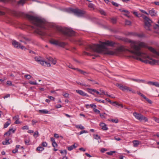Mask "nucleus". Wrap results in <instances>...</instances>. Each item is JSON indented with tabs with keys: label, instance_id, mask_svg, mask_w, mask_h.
<instances>
[{
	"label": "nucleus",
	"instance_id": "28",
	"mask_svg": "<svg viewBox=\"0 0 159 159\" xmlns=\"http://www.w3.org/2000/svg\"><path fill=\"white\" fill-rule=\"evenodd\" d=\"M148 103H149L151 104L152 103V102L149 99L147 98L145 96L143 98Z\"/></svg>",
	"mask_w": 159,
	"mask_h": 159
},
{
	"label": "nucleus",
	"instance_id": "45",
	"mask_svg": "<svg viewBox=\"0 0 159 159\" xmlns=\"http://www.w3.org/2000/svg\"><path fill=\"white\" fill-rule=\"evenodd\" d=\"M63 96L66 98H69V94L68 93H65L62 94Z\"/></svg>",
	"mask_w": 159,
	"mask_h": 159
},
{
	"label": "nucleus",
	"instance_id": "62",
	"mask_svg": "<svg viewBox=\"0 0 159 159\" xmlns=\"http://www.w3.org/2000/svg\"><path fill=\"white\" fill-rule=\"evenodd\" d=\"M18 152V151L17 149H15L14 150H13L12 151V152L14 153H16L17 152Z\"/></svg>",
	"mask_w": 159,
	"mask_h": 159
},
{
	"label": "nucleus",
	"instance_id": "30",
	"mask_svg": "<svg viewBox=\"0 0 159 159\" xmlns=\"http://www.w3.org/2000/svg\"><path fill=\"white\" fill-rule=\"evenodd\" d=\"M99 11L101 15L104 16L106 15V13L102 9H100L99 10Z\"/></svg>",
	"mask_w": 159,
	"mask_h": 159
},
{
	"label": "nucleus",
	"instance_id": "38",
	"mask_svg": "<svg viewBox=\"0 0 159 159\" xmlns=\"http://www.w3.org/2000/svg\"><path fill=\"white\" fill-rule=\"evenodd\" d=\"M29 83L31 84H33V85H38V84L37 83L35 82H33L32 81H30Z\"/></svg>",
	"mask_w": 159,
	"mask_h": 159
},
{
	"label": "nucleus",
	"instance_id": "23",
	"mask_svg": "<svg viewBox=\"0 0 159 159\" xmlns=\"http://www.w3.org/2000/svg\"><path fill=\"white\" fill-rule=\"evenodd\" d=\"M39 112L42 114H47L48 113V111L45 109L40 110H39Z\"/></svg>",
	"mask_w": 159,
	"mask_h": 159
},
{
	"label": "nucleus",
	"instance_id": "47",
	"mask_svg": "<svg viewBox=\"0 0 159 159\" xmlns=\"http://www.w3.org/2000/svg\"><path fill=\"white\" fill-rule=\"evenodd\" d=\"M52 145L54 148L57 147V144L56 142L54 143H52Z\"/></svg>",
	"mask_w": 159,
	"mask_h": 159
},
{
	"label": "nucleus",
	"instance_id": "34",
	"mask_svg": "<svg viewBox=\"0 0 159 159\" xmlns=\"http://www.w3.org/2000/svg\"><path fill=\"white\" fill-rule=\"evenodd\" d=\"M88 132L85 130H82V131H81L79 133H78V134H79V135H81L83 133H88Z\"/></svg>",
	"mask_w": 159,
	"mask_h": 159
},
{
	"label": "nucleus",
	"instance_id": "10",
	"mask_svg": "<svg viewBox=\"0 0 159 159\" xmlns=\"http://www.w3.org/2000/svg\"><path fill=\"white\" fill-rule=\"evenodd\" d=\"M50 42L52 44L62 47H64L66 44L64 42H59L55 40H51L50 41Z\"/></svg>",
	"mask_w": 159,
	"mask_h": 159
},
{
	"label": "nucleus",
	"instance_id": "56",
	"mask_svg": "<svg viewBox=\"0 0 159 159\" xmlns=\"http://www.w3.org/2000/svg\"><path fill=\"white\" fill-rule=\"evenodd\" d=\"M137 93L138 94L140 95L141 97L143 98L144 96V95L143 94L141 93L140 92H137Z\"/></svg>",
	"mask_w": 159,
	"mask_h": 159
},
{
	"label": "nucleus",
	"instance_id": "22",
	"mask_svg": "<svg viewBox=\"0 0 159 159\" xmlns=\"http://www.w3.org/2000/svg\"><path fill=\"white\" fill-rule=\"evenodd\" d=\"M9 139L6 138L5 139V141H3L2 142V144L3 145H8L10 144V143L9 142Z\"/></svg>",
	"mask_w": 159,
	"mask_h": 159
},
{
	"label": "nucleus",
	"instance_id": "51",
	"mask_svg": "<svg viewBox=\"0 0 159 159\" xmlns=\"http://www.w3.org/2000/svg\"><path fill=\"white\" fill-rule=\"evenodd\" d=\"M46 59L49 61H51L53 58L52 57H51L47 56L46 57Z\"/></svg>",
	"mask_w": 159,
	"mask_h": 159
},
{
	"label": "nucleus",
	"instance_id": "57",
	"mask_svg": "<svg viewBox=\"0 0 159 159\" xmlns=\"http://www.w3.org/2000/svg\"><path fill=\"white\" fill-rule=\"evenodd\" d=\"M111 22L113 23V24H115L116 23V20L114 18H112L111 19Z\"/></svg>",
	"mask_w": 159,
	"mask_h": 159
},
{
	"label": "nucleus",
	"instance_id": "16",
	"mask_svg": "<svg viewBox=\"0 0 159 159\" xmlns=\"http://www.w3.org/2000/svg\"><path fill=\"white\" fill-rule=\"evenodd\" d=\"M149 13L152 16H156L157 15V13L153 8L149 11Z\"/></svg>",
	"mask_w": 159,
	"mask_h": 159
},
{
	"label": "nucleus",
	"instance_id": "4",
	"mask_svg": "<svg viewBox=\"0 0 159 159\" xmlns=\"http://www.w3.org/2000/svg\"><path fill=\"white\" fill-rule=\"evenodd\" d=\"M139 52L142 54L143 55H138L134 54L136 56L139 57L136 58L137 59L146 64L149 63L152 65L158 63V61L152 59V57L147 55L146 54L141 52L140 50H139Z\"/></svg>",
	"mask_w": 159,
	"mask_h": 159
},
{
	"label": "nucleus",
	"instance_id": "13",
	"mask_svg": "<svg viewBox=\"0 0 159 159\" xmlns=\"http://www.w3.org/2000/svg\"><path fill=\"white\" fill-rule=\"evenodd\" d=\"M76 92L80 95L86 97H89V95L86 93L84 92L83 91L80 90H76Z\"/></svg>",
	"mask_w": 159,
	"mask_h": 159
},
{
	"label": "nucleus",
	"instance_id": "25",
	"mask_svg": "<svg viewBox=\"0 0 159 159\" xmlns=\"http://www.w3.org/2000/svg\"><path fill=\"white\" fill-rule=\"evenodd\" d=\"M44 149V148L43 147L41 146H39L36 148V150L37 151L40 152L43 150Z\"/></svg>",
	"mask_w": 159,
	"mask_h": 159
},
{
	"label": "nucleus",
	"instance_id": "54",
	"mask_svg": "<svg viewBox=\"0 0 159 159\" xmlns=\"http://www.w3.org/2000/svg\"><path fill=\"white\" fill-rule=\"evenodd\" d=\"M74 149L72 147V146H70L68 147L67 148V149L69 151H71L72 149Z\"/></svg>",
	"mask_w": 159,
	"mask_h": 159
},
{
	"label": "nucleus",
	"instance_id": "14",
	"mask_svg": "<svg viewBox=\"0 0 159 159\" xmlns=\"http://www.w3.org/2000/svg\"><path fill=\"white\" fill-rule=\"evenodd\" d=\"M106 100L107 101L109 102L111 104L114 105V104H115L116 105H118L119 106H120L121 107H123V106L122 104H119L118 103L116 102H112L108 98H106Z\"/></svg>",
	"mask_w": 159,
	"mask_h": 159
},
{
	"label": "nucleus",
	"instance_id": "2",
	"mask_svg": "<svg viewBox=\"0 0 159 159\" xmlns=\"http://www.w3.org/2000/svg\"><path fill=\"white\" fill-rule=\"evenodd\" d=\"M26 17L33 24V25H25L23 28L29 30L37 31L39 34L42 36L46 35L45 32L41 30L45 29V22L44 20L40 17L28 14L26 15Z\"/></svg>",
	"mask_w": 159,
	"mask_h": 159
},
{
	"label": "nucleus",
	"instance_id": "59",
	"mask_svg": "<svg viewBox=\"0 0 159 159\" xmlns=\"http://www.w3.org/2000/svg\"><path fill=\"white\" fill-rule=\"evenodd\" d=\"M9 130L10 132L11 131H12V133H14L15 132V129H13V128H10Z\"/></svg>",
	"mask_w": 159,
	"mask_h": 159
},
{
	"label": "nucleus",
	"instance_id": "33",
	"mask_svg": "<svg viewBox=\"0 0 159 159\" xmlns=\"http://www.w3.org/2000/svg\"><path fill=\"white\" fill-rule=\"evenodd\" d=\"M94 138L97 140H98L99 139H100V137L99 136L98 134H94Z\"/></svg>",
	"mask_w": 159,
	"mask_h": 159
},
{
	"label": "nucleus",
	"instance_id": "63",
	"mask_svg": "<svg viewBox=\"0 0 159 159\" xmlns=\"http://www.w3.org/2000/svg\"><path fill=\"white\" fill-rule=\"evenodd\" d=\"M89 7L91 8H93V5L92 3H90L89 5Z\"/></svg>",
	"mask_w": 159,
	"mask_h": 159
},
{
	"label": "nucleus",
	"instance_id": "29",
	"mask_svg": "<svg viewBox=\"0 0 159 159\" xmlns=\"http://www.w3.org/2000/svg\"><path fill=\"white\" fill-rule=\"evenodd\" d=\"M42 65H43L44 66H47L50 67L51 66L50 64L46 61H44V64Z\"/></svg>",
	"mask_w": 159,
	"mask_h": 159
},
{
	"label": "nucleus",
	"instance_id": "26",
	"mask_svg": "<svg viewBox=\"0 0 159 159\" xmlns=\"http://www.w3.org/2000/svg\"><path fill=\"white\" fill-rule=\"evenodd\" d=\"M84 54L85 55H88V56H94L96 57H97L99 56V55L98 54H92L91 55L90 53H88V52H84Z\"/></svg>",
	"mask_w": 159,
	"mask_h": 159
},
{
	"label": "nucleus",
	"instance_id": "8",
	"mask_svg": "<svg viewBox=\"0 0 159 159\" xmlns=\"http://www.w3.org/2000/svg\"><path fill=\"white\" fill-rule=\"evenodd\" d=\"M70 9L71 11L78 16H82L86 13L85 11L77 9L70 8Z\"/></svg>",
	"mask_w": 159,
	"mask_h": 159
},
{
	"label": "nucleus",
	"instance_id": "27",
	"mask_svg": "<svg viewBox=\"0 0 159 159\" xmlns=\"http://www.w3.org/2000/svg\"><path fill=\"white\" fill-rule=\"evenodd\" d=\"M75 126L76 128L82 129H84V127L81 125H76Z\"/></svg>",
	"mask_w": 159,
	"mask_h": 159
},
{
	"label": "nucleus",
	"instance_id": "7",
	"mask_svg": "<svg viewBox=\"0 0 159 159\" xmlns=\"http://www.w3.org/2000/svg\"><path fill=\"white\" fill-rule=\"evenodd\" d=\"M133 116L137 120H143L144 122H147L148 121V118L142 115L141 114L134 112L133 114Z\"/></svg>",
	"mask_w": 159,
	"mask_h": 159
},
{
	"label": "nucleus",
	"instance_id": "6",
	"mask_svg": "<svg viewBox=\"0 0 159 159\" xmlns=\"http://www.w3.org/2000/svg\"><path fill=\"white\" fill-rule=\"evenodd\" d=\"M141 16L144 20V28L147 30H150V27L151 26L152 21L149 18L144 15H142Z\"/></svg>",
	"mask_w": 159,
	"mask_h": 159
},
{
	"label": "nucleus",
	"instance_id": "43",
	"mask_svg": "<svg viewBox=\"0 0 159 159\" xmlns=\"http://www.w3.org/2000/svg\"><path fill=\"white\" fill-rule=\"evenodd\" d=\"M111 3L112 4L115 6H116V7H118L119 6V4L115 2H112Z\"/></svg>",
	"mask_w": 159,
	"mask_h": 159
},
{
	"label": "nucleus",
	"instance_id": "49",
	"mask_svg": "<svg viewBox=\"0 0 159 159\" xmlns=\"http://www.w3.org/2000/svg\"><path fill=\"white\" fill-rule=\"evenodd\" d=\"M48 98H49L51 100L54 101L55 99V98L54 97L50 96H48Z\"/></svg>",
	"mask_w": 159,
	"mask_h": 159
},
{
	"label": "nucleus",
	"instance_id": "55",
	"mask_svg": "<svg viewBox=\"0 0 159 159\" xmlns=\"http://www.w3.org/2000/svg\"><path fill=\"white\" fill-rule=\"evenodd\" d=\"M120 11L122 12H125L127 14L129 13V11L127 10H120Z\"/></svg>",
	"mask_w": 159,
	"mask_h": 159
},
{
	"label": "nucleus",
	"instance_id": "11",
	"mask_svg": "<svg viewBox=\"0 0 159 159\" xmlns=\"http://www.w3.org/2000/svg\"><path fill=\"white\" fill-rule=\"evenodd\" d=\"M145 43L147 44H147L146 43ZM145 48H148L149 50L151 52H153L155 55L159 56V51L157 52L152 47H148V45H147V47H146Z\"/></svg>",
	"mask_w": 159,
	"mask_h": 159
},
{
	"label": "nucleus",
	"instance_id": "44",
	"mask_svg": "<svg viewBox=\"0 0 159 159\" xmlns=\"http://www.w3.org/2000/svg\"><path fill=\"white\" fill-rule=\"evenodd\" d=\"M131 80L133 81H134L138 82H140L142 81V80H139V79H132Z\"/></svg>",
	"mask_w": 159,
	"mask_h": 159
},
{
	"label": "nucleus",
	"instance_id": "50",
	"mask_svg": "<svg viewBox=\"0 0 159 159\" xmlns=\"http://www.w3.org/2000/svg\"><path fill=\"white\" fill-rule=\"evenodd\" d=\"M7 84L9 86H11L12 85L11 81L10 80H8L7 81Z\"/></svg>",
	"mask_w": 159,
	"mask_h": 159
},
{
	"label": "nucleus",
	"instance_id": "17",
	"mask_svg": "<svg viewBox=\"0 0 159 159\" xmlns=\"http://www.w3.org/2000/svg\"><path fill=\"white\" fill-rule=\"evenodd\" d=\"M148 84L149 85L155 86L157 87H159V83L157 82L149 81L148 82Z\"/></svg>",
	"mask_w": 159,
	"mask_h": 159
},
{
	"label": "nucleus",
	"instance_id": "24",
	"mask_svg": "<svg viewBox=\"0 0 159 159\" xmlns=\"http://www.w3.org/2000/svg\"><path fill=\"white\" fill-rule=\"evenodd\" d=\"M133 143L134 144V147H136L139 145V141L137 140H134L133 141Z\"/></svg>",
	"mask_w": 159,
	"mask_h": 159
},
{
	"label": "nucleus",
	"instance_id": "9",
	"mask_svg": "<svg viewBox=\"0 0 159 159\" xmlns=\"http://www.w3.org/2000/svg\"><path fill=\"white\" fill-rule=\"evenodd\" d=\"M117 86L120 89L123 91H130L131 92V93H135V91L131 89L128 87L126 86H124L123 85H121L120 84H117Z\"/></svg>",
	"mask_w": 159,
	"mask_h": 159
},
{
	"label": "nucleus",
	"instance_id": "19",
	"mask_svg": "<svg viewBox=\"0 0 159 159\" xmlns=\"http://www.w3.org/2000/svg\"><path fill=\"white\" fill-rule=\"evenodd\" d=\"M6 8L2 7H0V15H3L5 14V11Z\"/></svg>",
	"mask_w": 159,
	"mask_h": 159
},
{
	"label": "nucleus",
	"instance_id": "31",
	"mask_svg": "<svg viewBox=\"0 0 159 159\" xmlns=\"http://www.w3.org/2000/svg\"><path fill=\"white\" fill-rule=\"evenodd\" d=\"M93 111L94 112L96 113L99 114L100 113V111L99 110L96 109V108H94L93 109Z\"/></svg>",
	"mask_w": 159,
	"mask_h": 159
},
{
	"label": "nucleus",
	"instance_id": "3",
	"mask_svg": "<svg viewBox=\"0 0 159 159\" xmlns=\"http://www.w3.org/2000/svg\"><path fill=\"white\" fill-rule=\"evenodd\" d=\"M122 40L125 42L130 43L131 50H128L134 54L143 55V54L139 52V50H141L142 48L147 47V45L145 43L139 41L132 40L126 38H123Z\"/></svg>",
	"mask_w": 159,
	"mask_h": 159
},
{
	"label": "nucleus",
	"instance_id": "41",
	"mask_svg": "<svg viewBox=\"0 0 159 159\" xmlns=\"http://www.w3.org/2000/svg\"><path fill=\"white\" fill-rule=\"evenodd\" d=\"M13 119L14 120H19V117L18 115H16L13 117Z\"/></svg>",
	"mask_w": 159,
	"mask_h": 159
},
{
	"label": "nucleus",
	"instance_id": "58",
	"mask_svg": "<svg viewBox=\"0 0 159 159\" xmlns=\"http://www.w3.org/2000/svg\"><path fill=\"white\" fill-rule=\"evenodd\" d=\"M111 121L113 123H117L118 122V120L116 119H112Z\"/></svg>",
	"mask_w": 159,
	"mask_h": 159
},
{
	"label": "nucleus",
	"instance_id": "20",
	"mask_svg": "<svg viewBox=\"0 0 159 159\" xmlns=\"http://www.w3.org/2000/svg\"><path fill=\"white\" fill-rule=\"evenodd\" d=\"M76 70H77L81 74H83L85 75H87L88 74V73H87L86 72L84 71V70H82L80 69H79L78 68L76 69Z\"/></svg>",
	"mask_w": 159,
	"mask_h": 159
},
{
	"label": "nucleus",
	"instance_id": "48",
	"mask_svg": "<svg viewBox=\"0 0 159 159\" xmlns=\"http://www.w3.org/2000/svg\"><path fill=\"white\" fill-rule=\"evenodd\" d=\"M10 132L9 130L7 132L5 133L4 134V137H5V136L6 135L9 136V135H10Z\"/></svg>",
	"mask_w": 159,
	"mask_h": 159
},
{
	"label": "nucleus",
	"instance_id": "5",
	"mask_svg": "<svg viewBox=\"0 0 159 159\" xmlns=\"http://www.w3.org/2000/svg\"><path fill=\"white\" fill-rule=\"evenodd\" d=\"M58 30L65 36L67 37H71L75 35V32L71 29L62 27H58Z\"/></svg>",
	"mask_w": 159,
	"mask_h": 159
},
{
	"label": "nucleus",
	"instance_id": "42",
	"mask_svg": "<svg viewBox=\"0 0 159 159\" xmlns=\"http://www.w3.org/2000/svg\"><path fill=\"white\" fill-rule=\"evenodd\" d=\"M67 65L69 68H70L71 69H72L74 70H76V69L77 68L72 67V66L70 64H69L68 65Z\"/></svg>",
	"mask_w": 159,
	"mask_h": 159
},
{
	"label": "nucleus",
	"instance_id": "18",
	"mask_svg": "<svg viewBox=\"0 0 159 159\" xmlns=\"http://www.w3.org/2000/svg\"><path fill=\"white\" fill-rule=\"evenodd\" d=\"M12 44L14 47L17 48H18L19 46L20 45V43L16 40L12 41Z\"/></svg>",
	"mask_w": 159,
	"mask_h": 159
},
{
	"label": "nucleus",
	"instance_id": "60",
	"mask_svg": "<svg viewBox=\"0 0 159 159\" xmlns=\"http://www.w3.org/2000/svg\"><path fill=\"white\" fill-rule=\"evenodd\" d=\"M107 150L104 148H102L101 150V152H105V151H106Z\"/></svg>",
	"mask_w": 159,
	"mask_h": 159
},
{
	"label": "nucleus",
	"instance_id": "15",
	"mask_svg": "<svg viewBox=\"0 0 159 159\" xmlns=\"http://www.w3.org/2000/svg\"><path fill=\"white\" fill-rule=\"evenodd\" d=\"M34 59L35 61L39 62L41 65L44 64V61L41 60L40 57H34Z\"/></svg>",
	"mask_w": 159,
	"mask_h": 159
},
{
	"label": "nucleus",
	"instance_id": "39",
	"mask_svg": "<svg viewBox=\"0 0 159 159\" xmlns=\"http://www.w3.org/2000/svg\"><path fill=\"white\" fill-rule=\"evenodd\" d=\"M39 133L38 131H35L34 134L33 136L34 137L36 138L38 136Z\"/></svg>",
	"mask_w": 159,
	"mask_h": 159
},
{
	"label": "nucleus",
	"instance_id": "12",
	"mask_svg": "<svg viewBox=\"0 0 159 159\" xmlns=\"http://www.w3.org/2000/svg\"><path fill=\"white\" fill-rule=\"evenodd\" d=\"M87 90L89 93L93 95H94V94L93 93V92L96 93L97 94H98L102 95V94L100 93L98 91L94 89L88 88L87 89Z\"/></svg>",
	"mask_w": 159,
	"mask_h": 159
},
{
	"label": "nucleus",
	"instance_id": "61",
	"mask_svg": "<svg viewBox=\"0 0 159 159\" xmlns=\"http://www.w3.org/2000/svg\"><path fill=\"white\" fill-rule=\"evenodd\" d=\"M25 144L27 145H28L29 144V140H25Z\"/></svg>",
	"mask_w": 159,
	"mask_h": 159
},
{
	"label": "nucleus",
	"instance_id": "64",
	"mask_svg": "<svg viewBox=\"0 0 159 159\" xmlns=\"http://www.w3.org/2000/svg\"><path fill=\"white\" fill-rule=\"evenodd\" d=\"M55 107L56 108H58L61 107H62V106L61 105L59 104L58 105H56Z\"/></svg>",
	"mask_w": 159,
	"mask_h": 159
},
{
	"label": "nucleus",
	"instance_id": "37",
	"mask_svg": "<svg viewBox=\"0 0 159 159\" xmlns=\"http://www.w3.org/2000/svg\"><path fill=\"white\" fill-rule=\"evenodd\" d=\"M60 152L61 154L65 153V155H66L67 153V151L66 150H60Z\"/></svg>",
	"mask_w": 159,
	"mask_h": 159
},
{
	"label": "nucleus",
	"instance_id": "40",
	"mask_svg": "<svg viewBox=\"0 0 159 159\" xmlns=\"http://www.w3.org/2000/svg\"><path fill=\"white\" fill-rule=\"evenodd\" d=\"M25 78H27V79L29 80V79H30L31 78V76L30 75H25Z\"/></svg>",
	"mask_w": 159,
	"mask_h": 159
},
{
	"label": "nucleus",
	"instance_id": "1",
	"mask_svg": "<svg viewBox=\"0 0 159 159\" xmlns=\"http://www.w3.org/2000/svg\"><path fill=\"white\" fill-rule=\"evenodd\" d=\"M115 43L112 41L106 40L102 42L101 44L89 45L86 48L88 51L96 52L98 53L102 54L108 55H114L117 53L123 52L125 51L126 49L123 46H121L116 49L114 51L110 50L107 46L113 47Z\"/></svg>",
	"mask_w": 159,
	"mask_h": 159
},
{
	"label": "nucleus",
	"instance_id": "46",
	"mask_svg": "<svg viewBox=\"0 0 159 159\" xmlns=\"http://www.w3.org/2000/svg\"><path fill=\"white\" fill-rule=\"evenodd\" d=\"M51 61L52 63L54 65H55L57 62L56 60V59L55 58L54 59L52 58V60H51Z\"/></svg>",
	"mask_w": 159,
	"mask_h": 159
},
{
	"label": "nucleus",
	"instance_id": "36",
	"mask_svg": "<svg viewBox=\"0 0 159 159\" xmlns=\"http://www.w3.org/2000/svg\"><path fill=\"white\" fill-rule=\"evenodd\" d=\"M131 22L130 21L126 20L125 21V24L128 25H130L131 24Z\"/></svg>",
	"mask_w": 159,
	"mask_h": 159
},
{
	"label": "nucleus",
	"instance_id": "32",
	"mask_svg": "<svg viewBox=\"0 0 159 159\" xmlns=\"http://www.w3.org/2000/svg\"><path fill=\"white\" fill-rule=\"evenodd\" d=\"M10 124V123L8 122H7L4 125V128H7Z\"/></svg>",
	"mask_w": 159,
	"mask_h": 159
},
{
	"label": "nucleus",
	"instance_id": "35",
	"mask_svg": "<svg viewBox=\"0 0 159 159\" xmlns=\"http://www.w3.org/2000/svg\"><path fill=\"white\" fill-rule=\"evenodd\" d=\"M47 145V143L46 142H43L41 143V145L43 147H46Z\"/></svg>",
	"mask_w": 159,
	"mask_h": 159
},
{
	"label": "nucleus",
	"instance_id": "21",
	"mask_svg": "<svg viewBox=\"0 0 159 159\" xmlns=\"http://www.w3.org/2000/svg\"><path fill=\"white\" fill-rule=\"evenodd\" d=\"M100 125L102 127V129L104 130H107L108 128L106 126L105 124L103 123H101L100 124Z\"/></svg>",
	"mask_w": 159,
	"mask_h": 159
},
{
	"label": "nucleus",
	"instance_id": "53",
	"mask_svg": "<svg viewBox=\"0 0 159 159\" xmlns=\"http://www.w3.org/2000/svg\"><path fill=\"white\" fill-rule=\"evenodd\" d=\"M32 125H34L36 123L38 122V121L36 120H32Z\"/></svg>",
	"mask_w": 159,
	"mask_h": 159
},
{
	"label": "nucleus",
	"instance_id": "52",
	"mask_svg": "<svg viewBox=\"0 0 159 159\" xmlns=\"http://www.w3.org/2000/svg\"><path fill=\"white\" fill-rule=\"evenodd\" d=\"M22 129H29V128L28 125H25L22 127Z\"/></svg>",
	"mask_w": 159,
	"mask_h": 159
}]
</instances>
